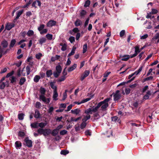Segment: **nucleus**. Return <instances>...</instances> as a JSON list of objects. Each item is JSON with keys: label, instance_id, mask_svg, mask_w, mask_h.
<instances>
[{"label": "nucleus", "instance_id": "nucleus-1", "mask_svg": "<svg viewBox=\"0 0 159 159\" xmlns=\"http://www.w3.org/2000/svg\"><path fill=\"white\" fill-rule=\"evenodd\" d=\"M111 99V98H107L103 101L99 102L96 106L95 107L93 106V107L91 108L92 112L95 113L98 111V109L101 107V111H106L107 107L109 106L108 102Z\"/></svg>", "mask_w": 159, "mask_h": 159}, {"label": "nucleus", "instance_id": "nucleus-2", "mask_svg": "<svg viewBox=\"0 0 159 159\" xmlns=\"http://www.w3.org/2000/svg\"><path fill=\"white\" fill-rule=\"evenodd\" d=\"M46 92V90L44 88L41 87L40 89V95L39 97V99L40 101H42L45 103L48 104L50 102V98H46L44 96Z\"/></svg>", "mask_w": 159, "mask_h": 159}, {"label": "nucleus", "instance_id": "nucleus-3", "mask_svg": "<svg viewBox=\"0 0 159 159\" xmlns=\"http://www.w3.org/2000/svg\"><path fill=\"white\" fill-rule=\"evenodd\" d=\"M37 132L40 135L43 134L44 136H46L51 134V130L48 128H39L37 130Z\"/></svg>", "mask_w": 159, "mask_h": 159}, {"label": "nucleus", "instance_id": "nucleus-4", "mask_svg": "<svg viewBox=\"0 0 159 159\" xmlns=\"http://www.w3.org/2000/svg\"><path fill=\"white\" fill-rule=\"evenodd\" d=\"M114 100L116 101L119 100L121 97V94L119 90H116L115 93H113Z\"/></svg>", "mask_w": 159, "mask_h": 159}, {"label": "nucleus", "instance_id": "nucleus-5", "mask_svg": "<svg viewBox=\"0 0 159 159\" xmlns=\"http://www.w3.org/2000/svg\"><path fill=\"white\" fill-rule=\"evenodd\" d=\"M9 50L10 49L7 48L6 49L5 48H4L0 45V58L3 55L6 54Z\"/></svg>", "mask_w": 159, "mask_h": 159}, {"label": "nucleus", "instance_id": "nucleus-6", "mask_svg": "<svg viewBox=\"0 0 159 159\" xmlns=\"http://www.w3.org/2000/svg\"><path fill=\"white\" fill-rule=\"evenodd\" d=\"M134 53V54L131 55V58H133L137 56L138 53L141 52V50H140V46L139 45H137L135 47Z\"/></svg>", "mask_w": 159, "mask_h": 159}, {"label": "nucleus", "instance_id": "nucleus-7", "mask_svg": "<svg viewBox=\"0 0 159 159\" xmlns=\"http://www.w3.org/2000/svg\"><path fill=\"white\" fill-rule=\"evenodd\" d=\"M90 73L89 70H85L83 74L80 76V80L83 81L86 77L88 76Z\"/></svg>", "mask_w": 159, "mask_h": 159}, {"label": "nucleus", "instance_id": "nucleus-8", "mask_svg": "<svg viewBox=\"0 0 159 159\" xmlns=\"http://www.w3.org/2000/svg\"><path fill=\"white\" fill-rule=\"evenodd\" d=\"M15 26V25L14 23H7L6 24L5 29L8 30H10Z\"/></svg>", "mask_w": 159, "mask_h": 159}, {"label": "nucleus", "instance_id": "nucleus-9", "mask_svg": "<svg viewBox=\"0 0 159 159\" xmlns=\"http://www.w3.org/2000/svg\"><path fill=\"white\" fill-rule=\"evenodd\" d=\"M56 22L53 20H50L47 24V26L48 27H52L56 25Z\"/></svg>", "mask_w": 159, "mask_h": 159}, {"label": "nucleus", "instance_id": "nucleus-10", "mask_svg": "<svg viewBox=\"0 0 159 159\" xmlns=\"http://www.w3.org/2000/svg\"><path fill=\"white\" fill-rule=\"evenodd\" d=\"M25 141L26 145L29 148H31L32 146V142L31 140L28 139H25Z\"/></svg>", "mask_w": 159, "mask_h": 159}, {"label": "nucleus", "instance_id": "nucleus-11", "mask_svg": "<svg viewBox=\"0 0 159 159\" xmlns=\"http://www.w3.org/2000/svg\"><path fill=\"white\" fill-rule=\"evenodd\" d=\"M151 95V91L148 90L146 93V94L144 95L143 97V100H147L149 99V96Z\"/></svg>", "mask_w": 159, "mask_h": 159}, {"label": "nucleus", "instance_id": "nucleus-12", "mask_svg": "<svg viewBox=\"0 0 159 159\" xmlns=\"http://www.w3.org/2000/svg\"><path fill=\"white\" fill-rule=\"evenodd\" d=\"M8 45L7 41L5 39L2 40L1 43V46L4 48H6Z\"/></svg>", "mask_w": 159, "mask_h": 159}, {"label": "nucleus", "instance_id": "nucleus-13", "mask_svg": "<svg viewBox=\"0 0 159 159\" xmlns=\"http://www.w3.org/2000/svg\"><path fill=\"white\" fill-rule=\"evenodd\" d=\"M71 111L72 113L76 115H78L80 112L81 110L79 108H76L74 110H71Z\"/></svg>", "mask_w": 159, "mask_h": 159}, {"label": "nucleus", "instance_id": "nucleus-14", "mask_svg": "<svg viewBox=\"0 0 159 159\" xmlns=\"http://www.w3.org/2000/svg\"><path fill=\"white\" fill-rule=\"evenodd\" d=\"M131 55H124L122 56L123 58L121 59V60L124 61H127L129 58H131Z\"/></svg>", "mask_w": 159, "mask_h": 159}, {"label": "nucleus", "instance_id": "nucleus-15", "mask_svg": "<svg viewBox=\"0 0 159 159\" xmlns=\"http://www.w3.org/2000/svg\"><path fill=\"white\" fill-rule=\"evenodd\" d=\"M16 42V40L15 39H12L11 40L10 45L9 46L10 50L13 47Z\"/></svg>", "mask_w": 159, "mask_h": 159}, {"label": "nucleus", "instance_id": "nucleus-16", "mask_svg": "<svg viewBox=\"0 0 159 159\" xmlns=\"http://www.w3.org/2000/svg\"><path fill=\"white\" fill-rule=\"evenodd\" d=\"M58 96V94L57 91H53V93L52 96L53 100L54 101L57 100L58 99L57 98Z\"/></svg>", "mask_w": 159, "mask_h": 159}, {"label": "nucleus", "instance_id": "nucleus-17", "mask_svg": "<svg viewBox=\"0 0 159 159\" xmlns=\"http://www.w3.org/2000/svg\"><path fill=\"white\" fill-rule=\"evenodd\" d=\"M21 143L20 141H16L15 143V146L16 149H20L21 147Z\"/></svg>", "mask_w": 159, "mask_h": 159}, {"label": "nucleus", "instance_id": "nucleus-18", "mask_svg": "<svg viewBox=\"0 0 159 159\" xmlns=\"http://www.w3.org/2000/svg\"><path fill=\"white\" fill-rule=\"evenodd\" d=\"M77 67V65L76 64H74L72 66L69 67L68 69V71L69 72H70L72 71L75 69Z\"/></svg>", "mask_w": 159, "mask_h": 159}, {"label": "nucleus", "instance_id": "nucleus-19", "mask_svg": "<svg viewBox=\"0 0 159 159\" xmlns=\"http://www.w3.org/2000/svg\"><path fill=\"white\" fill-rule=\"evenodd\" d=\"M46 39L45 37H42L39 40V43L42 45L43 43H44L46 42Z\"/></svg>", "mask_w": 159, "mask_h": 159}, {"label": "nucleus", "instance_id": "nucleus-20", "mask_svg": "<svg viewBox=\"0 0 159 159\" xmlns=\"http://www.w3.org/2000/svg\"><path fill=\"white\" fill-rule=\"evenodd\" d=\"M46 37L47 39L50 40H54V38L53 39V35L52 34H48L46 35Z\"/></svg>", "mask_w": 159, "mask_h": 159}, {"label": "nucleus", "instance_id": "nucleus-21", "mask_svg": "<svg viewBox=\"0 0 159 159\" xmlns=\"http://www.w3.org/2000/svg\"><path fill=\"white\" fill-rule=\"evenodd\" d=\"M50 85L51 88L54 89V91H57V87L55 85L54 82H51Z\"/></svg>", "mask_w": 159, "mask_h": 159}, {"label": "nucleus", "instance_id": "nucleus-22", "mask_svg": "<svg viewBox=\"0 0 159 159\" xmlns=\"http://www.w3.org/2000/svg\"><path fill=\"white\" fill-rule=\"evenodd\" d=\"M26 80L25 77H22L21 79H20V81L19 82V84L20 85H22L24 84Z\"/></svg>", "mask_w": 159, "mask_h": 159}, {"label": "nucleus", "instance_id": "nucleus-23", "mask_svg": "<svg viewBox=\"0 0 159 159\" xmlns=\"http://www.w3.org/2000/svg\"><path fill=\"white\" fill-rule=\"evenodd\" d=\"M34 117L36 118H39L40 117V114L39 111L38 110H36L34 115Z\"/></svg>", "mask_w": 159, "mask_h": 159}, {"label": "nucleus", "instance_id": "nucleus-24", "mask_svg": "<svg viewBox=\"0 0 159 159\" xmlns=\"http://www.w3.org/2000/svg\"><path fill=\"white\" fill-rule=\"evenodd\" d=\"M56 72H58V73H61L62 71V68L60 65H57L56 66Z\"/></svg>", "mask_w": 159, "mask_h": 159}, {"label": "nucleus", "instance_id": "nucleus-25", "mask_svg": "<svg viewBox=\"0 0 159 159\" xmlns=\"http://www.w3.org/2000/svg\"><path fill=\"white\" fill-rule=\"evenodd\" d=\"M75 25L76 26L80 25L82 24V22L79 19H77L75 22Z\"/></svg>", "mask_w": 159, "mask_h": 159}, {"label": "nucleus", "instance_id": "nucleus-26", "mask_svg": "<svg viewBox=\"0 0 159 159\" xmlns=\"http://www.w3.org/2000/svg\"><path fill=\"white\" fill-rule=\"evenodd\" d=\"M52 74V70H48L46 71V75L47 77H49Z\"/></svg>", "mask_w": 159, "mask_h": 159}, {"label": "nucleus", "instance_id": "nucleus-27", "mask_svg": "<svg viewBox=\"0 0 159 159\" xmlns=\"http://www.w3.org/2000/svg\"><path fill=\"white\" fill-rule=\"evenodd\" d=\"M58 133V131L57 129H54L52 131H51V134L53 136H55Z\"/></svg>", "mask_w": 159, "mask_h": 159}, {"label": "nucleus", "instance_id": "nucleus-28", "mask_svg": "<svg viewBox=\"0 0 159 159\" xmlns=\"http://www.w3.org/2000/svg\"><path fill=\"white\" fill-rule=\"evenodd\" d=\"M30 126L31 128H37L39 126L38 123L37 122H34L31 124Z\"/></svg>", "mask_w": 159, "mask_h": 159}, {"label": "nucleus", "instance_id": "nucleus-29", "mask_svg": "<svg viewBox=\"0 0 159 159\" xmlns=\"http://www.w3.org/2000/svg\"><path fill=\"white\" fill-rule=\"evenodd\" d=\"M23 12V11L22 10L17 12L16 13V16L15 20H16L22 14Z\"/></svg>", "mask_w": 159, "mask_h": 159}, {"label": "nucleus", "instance_id": "nucleus-30", "mask_svg": "<svg viewBox=\"0 0 159 159\" xmlns=\"http://www.w3.org/2000/svg\"><path fill=\"white\" fill-rule=\"evenodd\" d=\"M40 77L39 75H36L35 76L34 78V82L37 83L39 82V80L40 79Z\"/></svg>", "mask_w": 159, "mask_h": 159}, {"label": "nucleus", "instance_id": "nucleus-31", "mask_svg": "<svg viewBox=\"0 0 159 159\" xmlns=\"http://www.w3.org/2000/svg\"><path fill=\"white\" fill-rule=\"evenodd\" d=\"M34 34V32L33 30H29L27 33V34L29 37L33 36Z\"/></svg>", "mask_w": 159, "mask_h": 159}, {"label": "nucleus", "instance_id": "nucleus-32", "mask_svg": "<svg viewBox=\"0 0 159 159\" xmlns=\"http://www.w3.org/2000/svg\"><path fill=\"white\" fill-rule=\"evenodd\" d=\"M47 124L46 123L44 122H41L38 123L39 127L43 129V128L45 127L47 125Z\"/></svg>", "mask_w": 159, "mask_h": 159}, {"label": "nucleus", "instance_id": "nucleus-33", "mask_svg": "<svg viewBox=\"0 0 159 159\" xmlns=\"http://www.w3.org/2000/svg\"><path fill=\"white\" fill-rule=\"evenodd\" d=\"M60 45L62 46L61 49L62 51H65L66 50L67 45L66 44L64 43L63 44L61 43H60Z\"/></svg>", "mask_w": 159, "mask_h": 159}, {"label": "nucleus", "instance_id": "nucleus-34", "mask_svg": "<svg viewBox=\"0 0 159 159\" xmlns=\"http://www.w3.org/2000/svg\"><path fill=\"white\" fill-rule=\"evenodd\" d=\"M93 95H91L90 96V98H85V99H83L82 100V103H84L85 102H87L89 101L92 98H93Z\"/></svg>", "mask_w": 159, "mask_h": 159}, {"label": "nucleus", "instance_id": "nucleus-35", "mask_svg": "<svg viewBox=\"0 0 159 159\" xmlns=\"http://www.w3.org/2000/svg\"><path fill=\"white\" fill-rule=\"evenodd\" d=\"M143 67L141 66L139 67V69L135 71L134 73V74L136 75H138L142 70Z\"/></svg>", "mask_w": 159, "mask_h": 159}, {"label": "nucleus", "instance_id": "nucleus-36", "mask_svg": "<svg viewBox=\"0 0 159 159\" xmlns=\"http://www.w3.org/2000/svg\"><path fill=\"white\" fill-rule=\"evenodd\" d=\"M25 115L22 113H20L18 114V118L20 120H22L23 119Z\"/></svg>", "mask_w": 159, "mask_h": 159}, {"label": "nucleus", "instance_id": "nucleus-37", "mask_svg": "<svg viewBox=\"0 0 159 159\" xmlns=\"http://www.w3.org/2000/svg\"><path fill=\"white\" fill-rule=\"evenodd\" d=\"M45 27V25L44 24H40L39 27H38V30L40 32Z\"/></svg>", "mask_w": 159, "mask_h": 159}, {"label": "nucleus", "instance_id": "nucleus-38", "mask_svg": "<svg viewBox=\"0 0 159 159\" xmlns=\"http://www.w3.org/2000/svg\"><path fill=\"white\" fill-rule=\"evenodd\" d=\"M76 49V48H72V50H71V52L68 54V57H70L71 56V55H73L75 53V51Z\"/></svg>", "mask_w": 159, "mask_h": 159}, {"label": "nucleus", "instance_id": "nucleus-39", "mask_svg": "<svg viewBox=\"0 0 159 159\" xmlns=\"http://www.w3.org/2000/svg\"><path fill=\"white\" fill-rule=\"evenodd\" d=\"M90 117L91 116L90 115L84 116V118L82 119L83 122L86 123V121L89 119H90Z\"/></svg>", "mask_w": 159, "mask_h": 159}, {"label": "nucleus", "instance_id": "nucleus-40", "mask_svg": "<svg viewBox=\"0 0 159 159\" xmlns=\"http://www.w3.org/2000/svg\"><path fill=\"white\" fill-rule=\"evenodd\" d=\"M83 53H85L87 51V43H85L83 46Z\"/></svg>", "mask_w": 159, "mask_h": 159}, {"label": "nucleus", "instance_id": "nucleus-41", "mask_svg": "<svg viewBox=\"0 0 159 159\" xmlns=\"http://www.w3.org/2000/svg\"><path fill=\"white\" fill-rule=\"evenodd\" d=\"M69 152L68 151L65 150H62L61 151L60 153L61 155H66L68 154Z\"/></svg>", "mask_w": 159, "mask_h": 159}, {"label": "nucleus", "instance_id": "nucleus-42", "mask_svg": "<svg viewBox=\"0 0 159 159\" xmlns=\"http://www.w3.org/2000/svg\"><path fill=\"white\" fill-rule=\"evenodd\" d=\"M85 113L87 114L89 113L91 114H92L93 113V112L92 111V108H90L88 109L87 110H85Z\"/></svg>", "mask_w": 159, "mask_h": 159}, {"label": "nucleus", "instance_id": "nucleus-43", "mask_svg": "<svg viewBox=\"0 0 159 159\" xmlns=\"http://www.w3.org/2000/svg\"><path fill=\"white\" fill-rule=\"evenodd\" d=\"M90 4V1L89 0H87L85 2L84 6L85 7H89Z\"/></svg>", "mask_w": 159, "mask_h": 159}, {"label": "nucleus", "instance_id": "nucleus-44", "mask_svg": "<svg viewBox=\"0 0 159 159\" xmlns=\"http://www.w3.org/2000/svg\"><path fill=\"white\" fill-rule=\"evenodd\" d=\"M93 116L95 119H99L100 116L98 113H96L93 114Z\"/></svg>", "mask_w": 159, "mask_h": 159}, {"label": "nucleus", "instance_id": "nucleus-45", "mask_svg": "<svg viewBox=\"0 0 159 159\" xmlns=\"http://www.w3.org/2000/svg\"><path fill=\"white\" fill-rule=\"evenodd\" d=\"M26 71L27 74V75H28L30 74L31 72L30 67L29 66H27L26 67Z\"/></svg>", "mask_w": 159, "mask_h": 159}, {"label": "nucleus", "instance_id": "nucleus-46", "mask_svg": "<svg viewBox=\"0 0 159 159\" xmlns=\"http://www.w3.org/2000/svg\"><path fill=\"white\" fill-rule=\"evenodd\" d=\"M65 79V76L64 75H63L61 76V77L58 79V81L59 82H61L64 81Z\"/></svg>", "mask_w": 159, "mask_h": 159}, {"label": "nucleus", "instance_id": "nucleus-47", "mask_svg": "<svg viewBox=\"0 0 159 159\" xmlns=\"http://www.w3.org/2000/svg\"><path fill=\"white\" fill-rule=\"evenodd\" d=\"M86 125V123L85 122H83L80 125V128L81 129L84 128Z\"/></svg>", "mask_w": 159, "mask_h": 159}, {"label": "nucleus", "instance_id": "nucleus-48", "mask_svg": "<svg viewBox=\"0 0 159 159\" xmlns=\"http://www.w3.org/2000/svg\"><path fill=\"white\" fill-rule=\"evenodd\" d=\"M6 84L5 83L2 82L0 84V89H4L5 87Z\"/></svg>", "mask_w": 159, "mask_h": 159}, {"label": "nucleus", "instance_id": "nucleus-49", "mask_svg": "<svg viewBox=\"0 0 159 159\" xmlns=\"http://www.w3.org/2000/svg\"><path fill=\"white\" fill-rule=\"evenodd\" d=\"M41 106V104L40 102H36L35 104V107L37 108H40Z\"/></svg>", "mask_w": 159, "mask_h": 159}, {"label": "nucleus", "instance_id": "nucleus-50", "mask_svg": "<svg viewBox=\"0 0 159 159\" xmlns=\"http://www.w3.org/2000/svg\"><path fill=\"white\" fill-rule=\"evenodd\" d=\"M16 82V78L14 76H12L11 77V83H14Z\"/></svg>", "mask_w": 159, "mask_h": 159}, {"label": "nucleus", "instance_id": "nucleus-51", "mask_svg": "<svg viewBox=\"0 0 159 159\" xmlns=\"http://www.w3.org/2000/svg\"><path fill=\"white\" fill-rule=\"evenodd\" d=\"M20 35L24 38L25 37V36L27 34V33L25 31H22L20 33Z\"/></svg>", "mask_w": 159, "mask_h": 159}, {"label": "nucleus", "instance_id": "nucleus-52", "mask_svg": "<svg viewBox=\"0 0 159 159\" xmlns=\"http://www.w3.org/2000/svg\"><path fill=\"white\" fill-rule=\"evenodd\" d=\"M67 131L66 130H61L60 133V134L61 135H64L67 134Z\"/></svg>", "mask_w": 159, "mask_h": 159}, {"label": "nucleus", "instance_id": "nucleus-53", "mask_svg": "<svg viewBox=\"0 0 159 159\" xmlns=\"http://www.w3.org/2000/svg\"><path fill=\"white\" fill-rule=\"evenodd\" d=\"M75 38L73 36H71L69 38V40L71 43H72L75 41Z\"/></svg>", "mask_w": 159, "mask_h": 159}, {"label": "nucleus", "instance_id": "nucleus-54", "mask_svg": "<svg viewBox=\"0 0 159 159\" xmlns=\"http://www.w3.org/2000/svg\"><path fill=\"white\" fill-rule=\"evenodd\" d=\"M54 110V108L53 107H50L48 110V112L51 114H52V112Z\"/></svg>", "mask_w": 159, "mask_h": 159}, {"label": "nucleus", "instance_id": "nucleus-55", "mask_svg": "<svg viewBox=\"0 0 159 159\" xmlns=\"http://www.w3.org/2000/svg\"><path fill=\"white\" fill-rule=\"evenodd\" d=\"M125 91L126 94H128L130 93V89L129 88H125Z\"/></svg>", "mask_w": 159, "mask_h": 159}, {"label": "nucleus", "instance_id": "nucleus-56", "mask_svg": "<svg viewBox=\"0 0 159 159\" xmlns=\"http://www.w3.org/2000/svg\"><path fill=\"white\" fill-rule=\"evenodd\" d=\"M60 74V73H58V72L56 71L54 72L53 73L54 76L56 78H57L59 75Z\"/></svg>", "mask_w": 159, "mask_h": 159}, {"label": "nucleus", "instance_id": "nucleus-57", "mask_svg": "<svg viewBox=\"0 0 159 159\" xmlns=\"http://www.w3.org/2000/svg\"><path fill=\"white\" fill-rule=\"evenodd\" d=\"M153 78V77L152 76H150L147 78H145L144 79V81H146L149 80H151Z\"/></svg>", "mask_w": 159, "mask_h": 159}, {"label": "nucleus", "instance_id": "nucleus-58", "mask_svg": "<svg viewBox=\"0 0 159 159\" xmlns=\"http://www.w3.org/2000/svg\"><path fill=\"white\" fill-rule=\"evenodd\" d=\"M158 10L155 9H152L151 11V13L152 14H156L158 13Z\"/></svg>", "mask_w": 159, "mask_h": 159}, {"label": "nucleus", "instance_id": "nucleus-59", "mask_svg": "<svg viewBox=\"0 0 159 159\" xmlns=\"http://www.w3.org/2000/svg\"><path fill=\"white\" fill-rule=\"evenodd\" d=\"M86 12L84 10H82L80 13V15L81 16H84L86 14Z\"/></svg>", "mask_w": 159, "mask_h": 159}, {"label": "nucleus", "instance_id": "nucleus-60", "mask_svg": "<svg viewBox=\"0 0 159 159\" xmlns=\"http://www.w3.org/2000/svg\"><path fill=\"white\" fill-rule=\"evenodd\" d=\"M48 32V30L46 29H43L42 31L40 32V34H43L46 33Z\"/></svg>", "mask_w": 159, "mask_h": 159}, {"label": "nucleus", "instance_id": "nucleus-61", "mask_svg": "<svg viewBox=\"0 0 159 159\" xmlns=\"http://www.w3.org/2000/svg\"><path fill=\"white\" fill-rule=\"evenodd\" d=\"M125 31L124 30H122L120 33V37H122L125 34Z\"/></svg>", "mask_w": 159, "mask_h": 159}, {"label": "nucleus", "instance_id": "nucleus-62", "mask_svg": "<svg viewBox=\"0 0 159 159\" xmlns=\"http://www.w3.org/2000/svg\"><path fill=\"white\" fill-rule=\"evenodd\" d=\"M118 117L116 116H114L111 117V120L112 121L116 122L118 120Z\"/></svg>", "mask_w": 159, "mask_h": 159}, {"label": "nucleus", "instance_id": "nucleus-63", "mask_svg": "<svg viewBox=\"0 0 159 159\" xmlns=\"http://www.w3.org/2000/svg\"><path fill=\"white\" fill-rule=\"evenodd\" d=\"M42 56V54L41 53H39L36 55V57L37 59H39Z\"/></svg>", "mask_w": 159, "mask_h": 159}, {"label": "nucleus", "instance_id": "nucleus-64", "mask_svg": "<svg viewBox=\"0 0 159 159\" xmlns=\"http://www.w3.org/2000/svg\"><path fill=\"white\" fill-rule=\"evenodd\" d=\"M85 134L86 135H89L90 136L91 135V132L89 130H86L85 132Z\"/></svg>", "mask_w": 159, "mask_h": 159}]
</instances>
